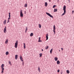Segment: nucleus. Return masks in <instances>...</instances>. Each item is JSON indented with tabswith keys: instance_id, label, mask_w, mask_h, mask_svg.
Wrapping results in <instances>:
<instances>
[{
	"instance_id": "f257e3e1",
	"label": "nucleus",
	"mask_w": 74,
	"mask_h": 74,
	"mask_svg": "<svg viewBox=\"0 0 74 74\" xmlns=\"http://www.w3.org/2000/svg\"><path fill=\"white\" fill-rule=\"evenodd\" d=\"M46 14L47 15H48V16H49L50 17H51V18H53V16H52V15H51V14H49L48 12H46Z\"/></svg>"
},
{
	"instance_id": "f03ea898",
	"label": "nucleus",
	"mask_w": 74,
	"mask_h": 74,
	"mask_svg": "<svg viewBox=\"0 0 74 74\" xmlns=\"http://www.w3.org/2000/svg\"><path fill=\"white\" fill-rule=\"evenodd\" d=\"M20 16L21 17V18H22L23 16V13H22V10H21V11H20Z\"/></svg>"
},
{
	"instance_id": "7ed1b4c3",
	"label": "nucleus",
	"mask_w": 74,
	"mask_h": 74,
	"mask_svg": "<svg viewBox=\"0 0 74 74\" xmlns=\"http://www.w3.org/2000/svg\"><path fill=\"white\" fill-rule=\"evenodd\" d=\"M14 47L15 48H17V46H18V41H16V43L14 44Z\"/></svg>"
},
{
	"instance_id": "20e7f679",
	"label": "nucleus",
	"mask_w": 74,
	"mask_h": 74,
	"mask_svg": "<svg viewBox=\"0 0 74 74\" xmlns=\"http://www.w3.org/2000/svg\"><path fill=\"white\" fill-rule=\"evenodd\" d=\"M53 32H54V34H55V25H53Z\"/></svg>"
},
{
	"instance_id": "39448f33",
	"label": "nucleus",
	"mask_w": 74,
	"mask_h": 74,
	"mask_svg": "<svg viewBox=\"0 0 74 74\" xmlns=\"http://www.w3.org/2000/svg\"><path fill=\"white\" fill-rule=\"evenodd\" d=\"M3 31L4 33H6V32H7V28H6V26H5Z\"/></svg>"
},
{
	"instance_id": "423d86ee",
	"label": "nucleus",
	"mask_w": 74,
	"mask_h": 74,
	"mask_svg": "<svg viewBox=\"0 0 74 74\" xmlns=\"http://www.w3.org/2000/svg\"><path fill=\"white\" fill-rule=\"evenodd\" d=\"M40 39H41V37H39L38 42H42V41H41V40Z\"/></svg>"
},
{
	"instance_id": "0eeeda50",
	"label": "nucleus",
	"mask_w": 74,
	"mask_h": 74,
	"mask_svg": "<svg viewBox=\"0 0 74 74\" xmlns=\"http://www.w3.org/2000/svg\"><path fill=\"white\" fill-rule=\"evenodd\" d=\"M66 6H64L63 8V10L64 11L66 12Z\"/></svg>"
},
{
	"instance_id": "6e6552de",
	"label": "nucleus",
	"mask_w": 74,
	"mask_h": 74,
	"mask_svg": "<svg viewBox=\"0 0 74 74\" xmlns=\"http://www.w3.org/2000/svg\"><path fill=\"white\" fill-rule=\"evenodd\" d=\"M6 22H7V20H5L3 23V24H4V25H5V24L6 23Z\"/></svg>"
},
{
	"instance_id": "1a4fd4ad",
	"label": "nucleus",
	"mask_w": 74,
	"mask_h": 74,
	"mask_svg": "<svg viewBox=\"0 0 74 74\" xmlns=\"http://www.w3.org/2000/svg\"><path fill=\"white\" fill-rule=\"evenodd\" d=\"M20 59L21 60V61H22V62H23V58H22V56H20Z\"/></svg>"
},
{
	"instance_id": "9d476101",
	"label": "nucleus",
	"mask_w": 74,
	"mask_h": 74,
	"mask_svg": "<svg viewBox=\"0 0 74 74\" xmlns=\"http://www.w3.org/2000/svg\"><path fill=\"white\" fill-rule=\"evenodd\" d=\"M48 34H46V40H47L48 39Z\"/></svg>"
},
{
	"instance_id": "9b49d317",
	"label": "nucleus",
	"mask_w": 74,
	"mask_h": 74,
	"mask_svg": "<svg viewBox=\"0 0 74 74\" xmlns=\"http://www.w3.org/2000/svg\"><path fill=\"white\" fill-rule=\"evenodd\" d=\"M5 43L6 44H7L8 43V39L6 40Z\"/></svg>"
},
{
	"instance_id": "f8f14e48",
	"label": "nucleus",
	"mask_w": 74,
	"mask_h": 74,
	"mask_svg": "<svg viewBox=\"0 0 74 74\" xmlns=\"http://www.w3.org/2000/svg\"><path fill=\"white\" fill-rule=\"evenodd\" d=\"M17 58H18V55H16L15 56V59L16 60H17Z\"/></svg>"
},
{
	"instance_id": "ddd939ff",
	"label": "nucleus",
	"mask_w": 74,
	"mask_h": 74,
	"mask_svg": "<svg viewBox=\"0 0 74 74\" xmlns=\"http://www.w3.org/2000/svg\"><path fill=\"white\" fill-rule=\"evenodd\" d=\"M54 60H55V61H57L58 60V58L56 57H55L54 58Z\"/></svg>"
},
{
	"instance_id": "4468645a",
	"label": "nucleus",
	"mask_w": 74,
	"mask_h": 74,
	"mask_svg": "<svg viewBox=\"0 0 74 74\" xmlns=\"http://www.w3.org/2000/svg\"><path fill=\"white\" fill-rule=\"evenodd\" d=\"M57 63L58 64H60V61L59 60L57 61Z\"/></svg>"
},
{
	"instance_id": "2eb2a0df",
	"label": "nucleus",
	"mask_w": 74,
	"mask_h": 74,
	"mask_svg": "<svg viewBox=\"0 0 74 74\" xmlns=\"http://www.w3.org/2000/svg\"><path fill=\"white\" fill-rule=\"evenodd\" d=\"M27 3H25V5H24V7H27Z\"/></svg>"
},
{
	"instance_id": "dca6fc26",
	"label": "nucleus",
	"mask_w": 74,
	"mask_h": 74,
	"mask_svg": "<svg viewBox=\"0 0 74 74\" xmlns=\"http://www.w3.org/2000/svg\"><path fill=\"white\" fill-rule=\"evenodd\" d=\"M66 13V11H64V13H63V14L61 15V16H63V15H64V14Z\"/></svg>"
},
{
	"instance_id": "f3484780",
	"label": "nucleus",
	"mask_w": 74,
	"mask_h": 74,
	"mask_svg": "<svg viewBox=\"0 0 74 74\" xmlns=\"http://www.w3.org/2000/svg\"><path fill=\"white\" fill-rule=\"evenodd\" d=\"M1 68L3 67L4 68V64H2V65H1Z\"/></svg>"
},
{
	"instance_id": "a211bd4d",
	"label": "nucleus",
	"mask_w": 74,
	"mask_h": 74,
	"mask_svg": "<svg viewBox=\"0 0 74 74\" xmlns=\"http://www.w3.org/2000/svg\"><path fill=\"white\" fill-rule=\"evenodd\" d=\"M23 44H24V45H23L24 48V49H25V48H26V46H25V43H24Z\"/></svg>"
},
{
	"instance_id": "6ab92c4d",
	"label": "nucleus",
	"mask_w": 74,
	"mask_h": 74,
	"mask_svg": "<svg viewBox=\"0 0 74 74\" xmlns=\"http://www.w3.org/2000/svg\"><path fill=\"white\" fill-rule=\"evenodd\" d=\"M47 5H48V3H47V2H45V5L46 7H47Z\"/></svg>"
},
{
	"instance_id": "aec40b11",
	"label": "nucleus",
	"mask_w": 74,
	"mask_h": 74,
	"mask_svg": "<svg viewBox=\"0 0 74 74\" xmlns=\"http://www.w3.org/2000/svg\"><path fill=\"white\" fill-rule=\"evenodd\" d=\"M33 35V33H31L30 34V36L31 37H32V36Z\"/></svg>"
},
{
	"instance_id": "412c9836",
	"label": "nucleus",
	"mask_w": 74,
	"mask_h": 74,
	"mask_svg": "<svg viewBox=\"0 0 74 74\" xmlns=\"http://www.w3.org/2000/svg\"><path fill=\"white\" fill-rule=\"evenodd\" d=\"M57 11V10L56 9H54V12H56Z\"/></svg>"
},
{
	"instance_id": "4be33fe9",
	"label": "nucleus",
	"mask_w": 74,
	"mask_h": 74,
	"mask_svg": "<svg viewBox=\"0 0 74 74\" xmlns=\"http://www.w3.org/2000/svg\"><path fill=\"white\" fill-rule=\"evenodd\" d=\"M66 72H67V73L68 74H69V73L70 72V71H69V70H66Z\"/></svg>"
},
{
	"instance_id": "5701e85b",
	"label": "nucleus",
	"mask_w": 74,
	"mask_h": 74,
	"mask_svg": "<svg viewBox=\"0 0 74 74\" xmlns=\"http://www.w3.org/2000/svg\"><path fill=\"white\" fill-rule=\"evenodd\" d=\"M38 26L39 27V28H41V25L40 24Z\"/></svg>"
},
{
	"instance_id": "b1692460",
	"label": "nucleus",
	"mask_w": 74,
	"mask_h": 74,
	"mask_svg": "<svg viewBox=\"0 0 74 74\" xmlns=\"http://www.w3.org/2000/svg\"><path fill=\"white\" fill-rule=\"evenodd\" d=\"M5 54L6 55H8V51H7L6 52Z\"/></svg>"
},
{
	"instance_id": "393cba45",
	"label": "nucleus",
	"mask_w": 74,
	"mask_h": 74,
	"mask_svg": "<svg viewBox=\"0 0 74 74\" xmlns=\"http://www.w3.org/2000/svg\"><path fill=\"white\" fill-rule=\"evenodd\" d=\"M10 13H9V18H10V17H11V15H10Z\"/></svg>"
},
{
	"instance_id": "a878e982",
	"label": "nucleus",
	"mask_w": 74,
	"mask_h": 74,
	"mask_svg": "<svg viewBox=\"0 0 74 74\" xmlns=\"http://www.w3.org/2000/svg\"><path fill=\"white\" fill-rule=\"evenodd\" d=\"M45 48H46V49H48V46H46L45 47Z\"/></svg>"
},
{
	"instance_id": "bb28decb",
	"label": "nucleus",
	"mask_w": 74,
	"mask_h": 74,
	"mask_svg": "<svg viewBox=\"0 0 74 74\" xmlns=\"http://www.w3.org/2000/svg\"><path fill=\"white\" fill-rule=\"evenodd\" d=\"M52 49H51L50 51L51 53H52Z\"/></svg>"
},
{
	"instance_id": "cd10ccee",
	"label": "nucleus",
	"mask_w": 74,
	"mask_h": 74,
	"mask_svg": "<svg viewBox=\"0 0 74 74\" xmlns=\"http://www.w3.org/2000/svg\"><path fill=\"white\" fill-rule=\"evenodd\" d=\"M39 56H40V57H41V56H42V54L41 53L40 54Z\"/></svg>"
},
{
	"instance_id": "c85d7f7f",
	"label": "nucleus",
	"mask_w": 74,
	"mask_h": 74,
	"mask_svg": "<svg viewBox=\"0 0 74 74\" xmlns=\"http://www.w3.org/2000/svg\"><path fill=\"white\" fill-rule=\"evenodd\" d=\"M1 69L2 70H3L4 71V68L2 67V68H1Z\"/></svg>"
},
{
	"instance_id": "c756f323",
	"label": "nucleus",
	"mask_w": 74,
	"mask_h": 74,
	"mask_svg": "<svg viewBox=\"0 0 74 74\" xmlns=\"http://www.w3.org/2000/svg\"><path fill=\"white\" fill-rule=\"evenodd\" d=\"M3 71H4L2 70V71H1V74H3Z\"/></svg>"
},
{
	"instance_id": "7c9ffc66",
	"label": "nucleus",
	"mask_w": 74,
	"mask_h": 74,
	"mask_svg": "<svg viewBox=\"0 0 74 74\" xmlns=\"http://www.w3.org/2000/svg\"><path fill=\"white\" fill-rule=\"evenodd\" d=\"M55 7H56V5H54L53 6V8H55Z\"/></svg>"
},
{
	"instance_id": "2f4dec72",
	"label": "nucleus",
	"mask_w": 74,
	"mask_h": 74,
	"mask_svg": "<svg viewBox=\"0 0 74 74\" xmlns=\"http://www.w3.org/2000/svg\"><path fill=\"white\" fill-rule=\"evenodd\" d=\"M60 71V70H57V72L58 73H59V71Z\"/></svg>"
},
{
	"instance_id": "473e14b6",
	"label": "nucleus",
	"mask_w": 74,
	"mask_h": 74,
	"mask_svg": "<svg viewBox=\"0 0 74 74\" xmlns=\"http://www.w3.org/2000/svg\"><path fill=\"white\" fill-rule=\"evenodd\" d=\"M27 27H26V30H25V32H26V31H27Z\"/></svg>"
},
{
	"instance_id": "72a5a7b5",
	"label": "nucleus",
	"mask_w": 74,
	"mask_h": 74,
	"mask_svg": "<svg viewBox=\"0 0 74 74\" xmlns=\"http://www.w3.org/2000/svg\"><path fill=\"white\" fill-rule=\"evenodd\" d=\"M22 65H23V66H24V62H23L22 63Z\"/></svg>"
},
{
	"instance_id": "f704fd0d",
	"label": "nucleus",
	"mask_w": 74,
	"mask_h": 74,
	"mask_svg": "<svg viewBox=\"0 0 74 74\" xmlns=\"http://www.w3.org/2000/svg\"><path fill=\"white\" fill-rule=\"evenodd\" d=\"M8 63L10 64H11V62L10 61H9Z\"/></svg>"
},
{
	"instance_id": "c9c22d12",
	"label": "nucleus",
	"mask_w": 74,
	"mask_h": 74,
	"mask_svg": "<svg viewBox=\"0 0 74 74\" xmlns=\"http://www.w3.org/2000/svg\"><path fill=\"white\" fill-rule=\"evenodd\" d=\"M24 14H26V11H25L24 12Z\"/></svg>"
},
{
	"instance_id": "e433bc0d",
	"label": "nucleus",
	"mask_w": 74,
	"mask_h": 74,
	"mask_svg": "<svg viewBox=\"0 0 74 74\" xmlns=\"http://www.w3.org/2000/svg\"><path fill=\"white\" fill-rule=\"evenodd\" d=\"M8 22H9V20H8V22H7V23H8Z\"/></svg>"
},
{
	"instance_id": "4c0bfd02",
	"label": "nucleus",
	"mask_w": 74,
	"mask_h": 74,
	"mask_svg": "<svg viewBox=\"0 0 74 74\" xmlns=\"http://www.w3.org/2000/svg\"><path fill=\"white\" fill-rule=\"evenodd\" d=\"M61 50H62V51H63V48H61Z\"/></svg>"
},
{
	"instance_id": "58836bf2",
	"label": "nucleus",
	"mask_w": 74,
	"mask_h": 74,
	"mask_svg": "<svg viewBox=\"0 0 74 74\" xmlns=\"http://www.w3.org/2000/svg\"><path fill=\"white\" fill-rule=\"evenodd\" d=\"M38 71H40V68H38Z\"/></svg>"
},
{
	"instance_id": "ea45409f",
	"label": "nucleus",
	"mask_w": 74,
	"mask_h": 74,
	"mask_svg": "<svg viewBox=\"0 0 74 74\" xmlns=\"http://www.w3.org/2000/svg\"><path fill=\"white\" fill-rule=\"evenodd\" d=\"M72 12L73 13H74V10L72 11Z\"/></svg>"
},
{
	"instance_id": "a19ab883",
	"label": "nucleus",
	"mask_w": 74,
	"mask_h": 74,
	"mask_svg": "<svg viewBox=\"0 0 74 74\" xmlns=\"http://www.w3.org/2000/svg\"><path fill=\"white\" fill-rule=\"evenodd\" d=\"M49 2H51V0H49Z\"/></svg>"
},
{
	"instance_id": "79ce46f5",
	"label": "nucleus",
	"mask_w": 74,
	"mask_h": 74,
	"mask_svg": "<svg viewBox=\"0 0 74 74\" xmlns=\"http://www.w3.org/2000/svg\"><path fill=\"white\" fill-rule=\"evenodd\" d=\"M10 19V17H9V18H8V20H9V19Z\"/></svg>"
},
{
	"instance_id": "37998d69",
	"label": "nucleus",
	"mask_w": 74,
	"mask_h": 74,
	"mask_svg": "<svg viewBox=\"0 0 74 74\" xmlns=\"http://www.w3.org/2000/svg\"><path fill=\"white\" fill-rule=\"evenodd\" d=\"M61 73H63V71L62 70L61 71Z\"/></svg>"
},
{
	"instance_id": "c03bdc74",
	"label": "nucleus",
	"mask_w": 74,
	"mask_h": 74,
	"mask_svg": "<svg viewBox=\"0 0 74 74\" xmlns=\"http://www.w3.org/2000/svg\"><path fill=\"white\" fill-rule=\"evenodd\" d=\"M42 51H43V49H42Z\"/></svg>"
},
{
	"instance_id": "a18cd8bd",
	"label": "nucleus",
	"mask_w": 74,
	"mask_h": 74,
	"mask_svg": "<svg viewBox=\"0 0 74 74\" xmlns=\"http://www.w3.org/2000/svg\"><path fill=\"white\" fill-rule=\"evenodd\" d=\"M59 52H60V50H59Z\"/></svg>"
},
{
	"instance_id": "49530a36",
	"label": "nucleus",
	"mask_w": 74,
	"mask_h": 74,
	"mask_svg": "<svg viewBox=\"0 0 74 74\" xmlns=\"http://www.w3.org/2000/svg\"><path fill=\"white\" fill-rule=\"evenodd\" d=\"M62 72H61V74H62Z\"/></svg>"
},
{
	"instance_id": "de8ad7c7",
	"label": "nucleus",
	"mask_w": 74,
	"mask_h": 74,
	"mask_svg": "<svg viewBox=\"0 0 74 74\" xmlns=\"http://www.w3.org/2000/svg\"><path fill=\"white\" fill-rule=\"evenodd\" d=\"M39 72H40V70H39Z\"/></svg>"
},
{
	"instance_id": "09e8293b",
	"label": "nucleus",
	"mask_w": 74,
	"mask_h": 74,
	"mask_svg": "<svg viewBox=\"0 0 74 74\" xmlns=\"http://www.w3.org/2000/svg\"><path fill=\"white\" fill-rule=\"evenodd\" d=\"M69 0H68V1H69Z\"/></svg>"
}]
</instances>
